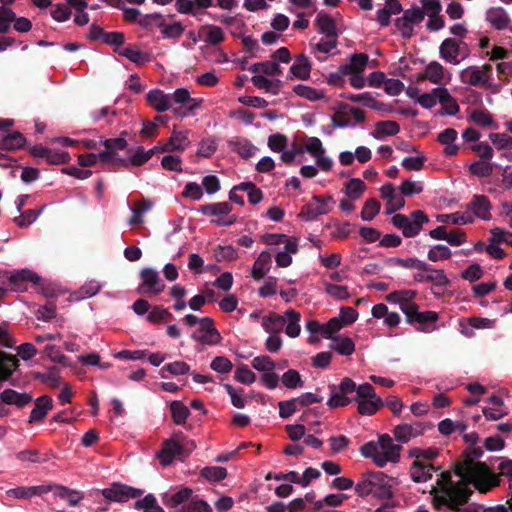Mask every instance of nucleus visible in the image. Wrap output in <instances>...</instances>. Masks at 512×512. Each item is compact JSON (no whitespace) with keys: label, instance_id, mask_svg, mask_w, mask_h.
<instances>
[{"label":"nucleus","instance_id":"nucleus-36","mask_svg":"<svg viewBox=\"0 0 512 512\" xmlns=\"http://www.w3.org/2000/svg\"><path fill=\"white\" fill-rule=\"evenodd\" d=\"M374 471H366L360 475V479L355 484V492L361 498H366L372 494Z\"/></svg>","mask_w":512,"mask_h":512},{"label":"nucleus","instance_id":"nucleus-39","mask_svg":"<svg viewBox=\"0 0 512 512\" xmlns=\"http://www.w3.org/2000/svg\"><path fill=\"white\" fill-rule=\"evenodd\" d=\"M26 143L24 135L18 131L8 133L0 141V148L8 151L22 148Z\"/></svg>","mask_w":512,"mask_h":512},{"label":"nucleus","instance_id":"nucleus-35","mask_svg":"<svg viewBox=\"0 0 512 512\" xmlns=\"http://www.w3.org/2000/svg\"><path fill=\"white\" fill-rule=\"evenodd\" d=\"M467 322L471 328H463L461 333L468 338L474 336L473 329H491L495 327L496 323V321L493 319L482 317H469Z\"/></svg>","mask_w":512,"mask_h":512},{"label":"nucleus","instance_id":"nucleus-50","mask_svg":"<svg viewBox=\"0 0 512 512\" xmlns=\"http://www.w3.org/2000/svg\"><path fill=\"white\" fill-rule=\"evenodd\" d=\"M376 129L373 134L375 138L381 135L394 136L400 131V126L395 121H380L375 125Z\"/></svg>","mask_w":512,"mask_h":512},{"label":"nucleus","instance_id":"nucleus-15","mask_svg":"<svg viewBox=\"0 0 512 512\" xmlns=\"http://www.w3.org/2000/svg\"><path fill=\"white\" fill-rule=\"evenodd\" d=\"M188 133V130H176L174 128L169 140L166 143H162V153L184 151L190 144Z\"/></svg>","mask_w":512,"mask_h":512},{"label":"nucleus","instance_id":"nucleus-27","mask_svg":"<svg viewBox=\"0 0 512 512\" xmlns=\"http://www.w3.org/2000/svg\"><path fill=\"white\" fill-rule=\"evenodd\" d=\"M435 467L432 464H421L413 461L410 466L411 479L416 483L427 482L432 478Z\"/></svg>","mask_w":512,"mask_h":512},{"label":"nucleus","instance_id":"nucleus-19","mask_svg":"<svg viewBox=\"0 0 512 512\" xmlns=\"http://www.w3.org/2000/svg\"><path fill=\"white\" fill-rule=\"evenodd\" d=\"M190 93L185 88H178L172 94L162 93V112L172 110L175 108L174 104L183 107L187 100H189Z\"/></svg>","mask_w":512,"mask_h":512},{"label":"nucleus","instance_id":"nucleus-23","mask_svg":"<svg viewBox=\"0 0 512 512\" xmlns=\"http://www.w3.org/2000/svg\"><path fill=\"white\" fill-rule=\"evenodd\" d=\"M286 323V317L276 312H269L268 315L262 317L261 326L269 334H280Z\"/></svg>","mask_w":512,"mask_h":512},{"label":"nucleus","instance_id":"nucleus-56","mask_svg":"<svg viewBox=\"0 0 512 512\" xmlns=\"http://www.w3.org/2000/svg\"><path fill=\"white\" fill-rule=\"evenodd\" d=\"M282 383L289 389H295L303 386L300 373L295 369L287 370L281 377Z\"/></svg>","mask_w":512,"mask_h":512},{"label":"nucleus","instance_id":"nucleus-4","mask_svg":"<svg viewBox=\"0 0 512 512\" xmlns=\"http://www.w3.org/2000/svg\"><path fill=\"white\" fill-rule=\"evenodd\" d=\"M187 444L182 433L162 441V467L169 466L175 460L184 461L192 451Z\"/></svg>","mask_w":512,"mask_h":512},{"label":"nucleus","instance_id":"nucleus-59","mask_svg":"<svg viewBox=\"0 0 512 512\" xmlns=\"http://www.w3.org/2000/svg\"><path fill=\"white\" fill-rule=\"evenodd\" d=\"M44 207H41L39 210H35V209H28L26 211H24L23 213H21L20 216L18 217H15L14 218V222L21 228L23 227H27L29 226L30 224H32L34 221H36V219L38 218V216L41 214V212L43 211Z\"/></svg>","mask_w":512,"mask_h":512},{"label":"nucleus","instance_id":"nucleus-37","mask_svg":"<svg viewBox=\"0 0 512 512\" xmlns=\"http://www.w3.org/2000/svg\"><path fill=\"white\" fill-rule=\"evenodd\" d=\"M198 211L209 216L228 215L232 211V205L229 202L205 204L199 206Z\"/></svg>","mask_w":512,"mask_h":512},{"label":"nucleus","instance_id":"nucleus-6","mask_svg":"<svg viewBox=\"0 0 512 512\" xmlns=\"http://www.w3.org/2000/svg\"><path fill=\"white\" fill-rule=\"evenodd\" d=\"M402 312L405 315V320L409 325H412L420 332H430L436 328L435 324L439 318L438 313L435 311H419V306H405L402 307Z\"/></svg>","mask_w":512,"mask_h":512},{"label":"nucleus","instance_id":"nucleus-38","mask_svg":"<svg viewBox=\"0 0 512 512\" xmlns=\"http://www.w3.org/2000/svg\"><path fill=\"white\" fill-rule=\"evenodd\" d=\"M160 149V142L155 145L153 148L149 150H144L142 146L137 147V149L131 154L130 159L128 161V166L131 164L133 166H141L146 163L153 155Z\"/></svg>","mask_w":512,"mask_h":512},{"label":"nucleus","instance_id":"nucleus-8","mask_svg":"<svg viewBox=\"0 0 512 512\" xmlns=\"http://www.w3.org/2000/svg\"><path fill=\"white\" fill-rule=\"evenodd\" d=\"M492 65L468 66L460 72V80L464 84L476 87H485L492 76Z\"/></svg>","mask_w":512,"mask_h":512},{"label":"nucleus","instance_id":"nucleus-54","mask_svg":"<svg viewBox=\"0 0 512 512\" xmlns=\"http://www.w3.org/2000/svg\"><path fill=\"white\" fill-rule=\"evenodd\" d=\"M134 508L136 510H143V512H160L157 499L153 494H148L143 499H138L134 504Z\"/></svg>","mask_w":512,"mask_h":512},{"label":"nucleus","instance_id":"nucleus-40","mask_svg":"<svg viewBox=\"0 0 512 512\" xmlns=\"http://www.w3.org/2000/svg\"><path fill=\"white\" fill-rule=\"evenodd\" d=\"M152 207V202L147 199H142L136 201L131 210H132V216L128 220L129 225H138L143 222V214L147 211H149Z\"/></svg>","mask_w":512,"mask_h":512},{"label":"nucleus","instance_id":"nucleus-29","mask_svg":"<svg viewBox=\"0 0 512 512\" xmlns=\"http://www.w3.org/2000/svg\"><path fill=\"white\" fill-rule=\"evenodd\" d=\"M18 367V359L14 355H7L0 351V384L10 378Z\"/></svg>","mask_w":512,"mask_h":512},{"label":"nucleus","instance_id":"nucleus-51","mask_svg":"<svg viewBox=\"0 0 512 512\" xmlns=\"http://www.w3.org/2000/svg\"><path fill=\"white\" fill-rule=\"evenodd\" d=\"M101 289V285L97 281H89L82 285L77 291L73 293L76 300L90 298L96 295Z\"/></svg>","mask_w":512,"mask_h":512},{"label":"nucleus","instance_id":"nucleus-11","mask_svg":"<svg viewBox=\"0 0 512 512\" xmlns=\"http://www.w3.org/2000/svg\"><path fill=\"white\" fill-rule=\"evenodd\" d=\"M328 203H334L332 196H313L312 199L301 208L299 216L306 221H312L318 216L327 214L330 211Z\"/></svg>","mask_w":512,"mask_h":512},{"label":"nucleus","instance_id":"nucleus-52","mask_svg":"<svg viewBox=\"0 0 512 512\" xmlns=\"http://www.w3.org/2000/svg\"><path fill=\"white\" fill-rule=\"evenodd\" d=\"M409 456L415 458L414 461H418L421 464H429L428 461L436 458L438 456V452L434 448H413L409 451Z\"/></svg>","mask_w":512,"mask_h":512},{"label":"nucleus","instance_id":"nucleus-31","mask_svg":"<svg viewBox=\"0 0 512 512\" xmlns=\"http://www.w3.org/2000/svg\"><path fill=\"white\" fill-rule=\"evenodd\" d=\"M272 263V256L269 252L263 251L255 261L252 268V277L255 280L262 279L269 270Z\"/></svg>","mask_w":512,"mask_h":512},{"label":"nucleus","instance_id":"nucleus-12","mask_svg":"<svg viewBox=\"0 0 512 512\" xmlns=\"http://www.w3.org/2000/svg\"><path fill=\"white\" fill-rule=\"evenodd\" d=\"M396 478L390 477L381 471H374L372 494L379 500H389L394 497L392 487L398 485Z\"/></svg>","mask_w":512,"mask_h":512},{"label":"nucleus","instance_id":"nucleus-20","mask_svg":"<svg viewBox=\"0 0 512 512\" xmlns=\"http://www.w3.org/2000/svg\"><path fill=\"white\" fill-rule=\"evenodd\" d=\"M53 407V400L48 395H42L35 400V406L32 409L29 417V422H40L42 421L49 410Z\"/></svg>","mask_w":512,"mask_h":512},{"label":"nucleus","instance_id":"nucleus-2","mask_svg":"<svg viewBox=\"0 0 512 512\" xmlns=\"http://www.w3.org/2000/svg\"><path fill=\"white\" fill-rule=\"evenodd\" d=\"M401 450L402 447L394 444L388 434H382L377 442L369 441L360 448L361 454L365 458H371L380 468L384 467L388 462H398Z\"/></svg>","mask_w":512,"mask_h":512},{"label":"nucleus","instance_id":"nucleus-10","mask_svg":"<svg viewBox=\"0 0 512 512\" xmlns=\"http://www.w3.org/2000/svg\"><path fill=\"white\" fill-rule=\"evenodd\" d=\"M144 491L122 483H113L110 487L102 490V495L109 501L124 503L130 499H137Z\"/></svg>","mask_w":512,"mask_h":512},{"label":"nucleus","instance_id":"nucleus-1","mask_svg":"<svg viewBox=\"0 0 512 512\" xmlns=\"http://www.w3.org/2000/svg\"><path fill=\"white\" fill-rule=\"evenodd\" d=\"M454 472L461 478L459 482H453L449 472H442L437 481L440 489V494L434 497L437 508L446 506L459 511V507L466 504L472 495L469 484H473L482 493L500 484L499 475L493 473L485 462H473L472 458L456 464Z\"/></svg>","mask_w":512,"mask_h":512},{"label":"nucleus","instance_id":"nucleus-57","mask_svg":"<svg viewBox=\"0 0 512 512\" xmlns=\"http://www.w3.org/2000/svg\"><path fill=\"white\" fill-rule=\"evenodd\" d=\"M381 205L375 198L368 199L361 211V218L364 221H371L380 211Z\"/></svg>","mask_w":512,"mask_h":512},{"label":"nucleus","instance_id":"nucleus-58","mask_svg":"<svg viewBox=\"0 0 512 512\" xmlns=\"http://www.w3.org/2000/svg\"><path fill=\"white\" fill-rule=\"evenodd\" d=\"M429 270H422L423 272H426L428 276L431 277V280L429 282L434 283L437 287H446L450 281L446 274L444 273V270L442 269H436L433 266L428 264Z\"/></svg>","mask_w":512,"mask_h":512},{"label":"nucleus","instance_id":"nucleus-28","mask_svg":"<svg viewBox=\"0 0 512 512\" xmlns=\"http://www.w3.org/2000/svg\"><path fill=\"white\" fill-rule=\"evenodd\" d=\"M290 72L298 79L307 80L310 77L311 63L307 56L300 54L290 67Z\"/></svg>","mask_w":512,"mask_h":512},{"label":"nucleus","instance_id":"nucleus-14","mask_svg":"<svg viewBox=\"0 0 512 512\" xmlns=\"http://www.w3.org/2000/svg\"><path fill=\"white\" fill-rule=\"evenodd\" d=\"M462 47L467 48V43L455 38H446L439 46V55L445 62L457 65L461 62Z\"/></svg>","mask_w":512,"mask_h":512},{"label":"nucleus","instance_id":"nucleus-44","mask_svg":"<svg viewBox=\"0 0 512 512\" xmlns=\"http://www.w3.org/2000/svg\"><path fill=\"white\" fill-rule=\"evenodd\" d=\"M334 342L329 345L332 350L341 355L349 356L355 351V344L349 337H335Z\"/></svg>","mask_w":512,"mask_h":512},{"label":"nucleus","instance_id":"nucleus-60","mask_svg":"<svg viewBox=\"0 0 512 512\" xmlns=\"http://www.w3.org/2000/svg\"><path fill=\"white\" fill-rule=\"evenodd\" d=\"M127 134V131H122L120 137L105 139L104 141H100V143H102L105 148L110 149L114 155H118L117 150H124L127 147V141L125 138Z\"/></svg>","mask_w":512,"mask_h":512},{"label":"nucleus","instance_id":"nucleus-3","mask_svg":"<svg viewBox=\"0 0 512 512\" xmlns=\"http://www.w3.org/2000/svg\"><path fill=\"white\" fill-rule=\"evenodd\" d=\"M353 400L358 403V413L361 415H374L384 406V401L377 396L374 387L369 383L358 386Z\"/></svg>","mask_w":512,"mask_h":512},{"label":"nucleus","instance_id":"nucleus-24","mask_svg":"<svg viewBox=\"0 0 512 512\" xmlns=\"http://www.w3.org/2000/svg\"><path fill=\"white\" fill-rule=\"evenodd\" d=\"M315 25L325 37L338 38L335 20L325 12H319L315 19Z\"/></svg>","mask_w":512,"mask_h":512},{"label":"nucleus","instance_id":"nucleus-42","mask_svg":"<svg viewBox=\"0 0 512 512\" xmlns=\"http://www.w3.org/2000/svg\"><path fill=\"white\" fill-rule=\"evenodd\" d=\"M191 337L195 341L207 345H216L219 344L222 340V337L217 329H212L210 331L195 330Z\"/></svg>","mask_w":512,"mask_h":512},{"label":"nucleus","instance_id":"nucleus-48","mask_svg":"<svg viewBox=\"0 0 512 512\" xmlns=\"http://www.w3.org/2000/svg\"><path fill=\"white\" fill-rule=\"evenodd\" d=\"M469 172L477 177H489L493 172V164L490 163V160H479L473 162L469 166Z\"/></svg>","mask_w":512,"mask_h":512},{"label":"nucleus","instance_id":"nucleus-13","mask_svg":"<svg viewBox=\"0 0 512 512\" xmlns=\"http://www.w3.org/2000/svg\"><path fill=\"white\" fill-rule=\"evenodd\" d=\"M353 117L357 123H363L366 120L365 112L356 107H349L348 104L342 103L333 114L331 121L335 128H344L350 126V117Z\"/></svg>","mask_w":512,"mask_h":512},{"label":"nucleus","instance_id":"nucleus-41","mask_svg":"<svg viewBox=\"0 0 512 512\" xmlns=\"http://www.w3.org/2000/svg\"><path fill=\"white\" fill-rule=\"evenodd\" d=\"M115 53L120 56H124L128 58L130 61L136 64L144 63L148 60V55L146 53L141 52L136 46L129 45L121 48H114Z\"/></svg>","mask_w":512,"mask_h":512},{"label":"nucleus","instance_id":"nucleus-43","mask_svg":"<svg viewBox=\"0 0 512 512\" xmlns=\"http://www.w3.org/2000/svg\"><path fill=\"white\" fill-rule=\"evenodd\" d=\"M436 91L441 93L440 104L442 105L445 113L448 115H455L459 112V105L456 100L450 95L448 90L444 87L436 88Z\"/></svg>","mask_w":512,"mask_h":512},{"label":"nucleus","instance_id":"nucleus-21","mask_svg":"<svg viewBox=\"0 0 512 512\" xmlns=\"http://www.w3.org/2000/svg\"><path fill=\"white\" fill-rule=\"evenodd\" d=\"M467 207L475 214V216L483 220L491 218V203L488 197L484 195H474Z\"/></svg>","mask_w":512,"mask_h":512},{"label":"nucleus","instance_id":"nucleus-33","mask_svg":"<svg viewBox=\"0 0 512 512\" xmlns=\"http://www.w3.org/2000/svg\"><path fill=\"white\" fill-rule=\"evenodd\" d=\"M387 264L390 266H398L405 269H416L418 271L429 270L428 264L418 258H399L392 257L387 260Z\"/></svg>","mask_w":512,"mask_h":512},{"label":"nucleus","instance_id":"nucleus-47","mask_svg":"<svg viewBox=\"0 0 512 512\" xmlns=\"http://www.w3.org/2000/svg\"><path fill=\"white\" fill-rule=\"evenodd\" d=\"M293 91L296 95L310 101H317L324 98L325 96L322 91H319L313 87L306 86L303 84H298L294 86Z\"/></svg>","mask_w":512,"mask_h":512},{"label":"nucleus","instance_id":"nucleus-18","mask_svg":"<svg viewBox=\"0 0 512 512\" xmlns=\"http://www.w3.org/2000/svg\"><path fill=\"white\" fill-rule=\"evenodd\" d=\"M486 20L496 30H505L511 24V19L502 7H491L486 11Z\"/></svg>","mask_w":512,"mask_h":512},{"label":"nucleus","instance_id":"nucleus-61","mask_svg":"<svg viewBox=\"0 0 512 512\" xmlns=\"http://www.w3.org/2000/svg\"><path fill=\"white\" fill-rule=\"evenodd\" d=\"M366 188L365 183L359 178H353L346 184V194L353 200L361 197Z\"/></svg>","mask_w":512,"mask_h":512},{"label":"nucleus","instance_id":"nucleus-34","mask_svg":"<svg viewBox=\"0 0 512 512\" xmlns=\"http://www.w3.org/2000/svg\"><path fill=\"white\" fill-rule=\"evenodd\" d=\"M285 317H286V322H287V325L285 328L286 335L291 338L298 337L301 332V327L299 324L300 319H301V314L294 309H288L287 311H285Z\"/></svg>","mask_w":512,"mask_h":512},{"label":"nucleus","instance_id":"nucleus-26","mask_svg":"<svg viewBox=\"0 0 512 512\" xmlns=\"http://www.w3.org/2000/svg\"><path fill=\"white\" fill-rule=\"evenodd\" d=\"M228 145L233 152H236L243 159L251 158L257 151V147L246 138H235L228 141Z\"/></svg>","mask_w":512,"mask_h":512},{"label":"nucleus","instance_id":"nucleus-9","mask_svg":"<svg viewBox=\"0 0 512 512\" xmlns=\"http://www.w3.org/2000/svg\"><path fill=\"white\" fill-rule=\"evenodd\" d=\"M13 28L20 33L29 32L32 29V22L26 17H17L15 12L9 8L0 6V34H6Z\"/></svg>","mask_w":512,"mask_h":512},{"label":"nucleus","instance_id":"nucleus-53","mask_svg":"<svg viewBox=\"0 0 512 512\" xmlns=\"http://www.w3.org/2000/svg\"><path fill=\"white\" fill-rule=\"evenodd\" d=\"M191 494L192 490L190 488H183L172 495L162 494V502L166 505L176 506L187 500Z\"/></svg>","mask_w":512,"mask_h":512},{"label":"nucleus","instance_id":"nucleus-5","mask_svg":"<svg viewBox=\"0 0 512 512\" xmlns=\"http://www.w3.org/2000/svg\"><path fill=\"white\" fill-rule=\"evenodd\" d=\"M41 278L29 269L6 271L0 274V284L7 286L9 291L24 292L30 283L39 284Z\"/></svg>","mask_w":512,"mask_h":512},{"label":"nucleus","instance_id":"nucleus-16","mask_svg":"<svg viewBox=\"0 0 512 512\" xmlns=\"http://www.w3.org/2000/svg\"><path fill=\"white\" fill-rule=\"evenodd\" d=\"M429 222L428 216L421 210H415L410 214V218L402 229V234L406 238L417 236L424 223Z\"/></svg>","mask_w":512,"mask_h":512},{"label":"nucleus","instance_id":"nucleus-62","mask_svg":"<svg viewBox=\"0 0 512 512\" xmlns=\"http://www.w3.org/2000/svg\"><path fill=\"white\" fill-rule=\"evenodd\" d=\"M278 407L279 415L281 418L284 419L291 417L296 411H298L301 408L296 398L280 401L278 403Z\"/></svg>","mask_w":512,"mask_h":512},{"label":"nucleus","instance_id":"nucleus-49","mask_svg":"<svg viewBox=\"0 0 512 512\" xmlns=\"http://www.w3.org/2000/svg\"><path fill=\"white\" fill-rule=\"evenodd\" d=\"M200 475L210 482H219L227 477V470L220 466L204 467Z\"/></svg>","mask_w":512,"mask_h":512},{"label":"nucleus","instance_id":"nucleus-30","mask_svg":"<svg viewBox=\"0 0 512 512\" xmlns=\"http://www.w3.org/2000/svg\"><path fill=\"white\" fill-rule=\"evenodd\" d=\"M444 66L438 61H431L424 70V75L421 79H428L433 84H442L445 75Z\"/></svg>","mask_w":512,"mask_h":512},{"label":"nucleus","instance_id":"nucleus-22","mask_svg":"<svg viewBox=\"0 0 512 512\" xmlns=\"http://www.w3.org/2000/svg\"><path fill=\"white\" fill-rule=\"evenodd\" d=\"M0 399L7 405H16L18 408H22L30 404L33 397L29 393H19L13 389H5L1 392Z\"/></svg>","mask_w":512,"mask_h":512},{"label":"nucleus","instance_id":"nucleus-17","mask_svg":"<svg viewBox=\"0 0 512 512\" xmlns=\"http://www.w3.org/2000/svg\"><path fill=\"white\" fill-rule=\"evenodd\" d=\"M142 283L138 291L140 294H157L160 292L158 273L151 268H144L141 271Z\"/></svg>","mask_w":512,"mask_h":512},{"label":"nucleus","instance_id":"nucleus-45","mask_svg":"<svg viewBox=\"0 0 512 512\" xmlns=\"http://www.w3.org/2000/svg\"><path fill=\"white\" fill-rule=\"evenodd\" d=\"M170 412L173 421L177 425H182L186 422V419L190 415V411L187 406L183 404L181 401H172L170 402Z\"/></svg>","mask_w":512,"mask_h":512},{"label":"nucleus","instance_id":"nucleus-63","mask_svg":"<svg viewBox=\"0 0 512 512\" xmlns=\"http://www.w3.org/2000/svg\"><path fill=\"white\" fill-rule=\"evenodd\" d=\"M489 139L497 150H504L512 147V137L506 133H490Z\"/></svg>","mask_w":512,"mask_h":512},{"label":"nucleus","instance_id":"nucleus-7","mask_svg":"<svg viewBox=\"0 0 512 512\" xmlns=\"http://www.w3.org/2000/svg\"><path fill=\"white\" fill-rule=\"evenodd\" d=\"M331 396L327 402V405L331 408H337V407H345L349 405L353 400V398H350L348 395L357 393L358 386L356 383L349 377H344L340 385L337 387L332 384L329 386Z\"/></svg>","mask_w":512,"mask_h":512},{"label":"nucleus","instance_id":"nucleus-25","mask_svg":"<svg viewBox=\"0 0 512 512\" xmlns=\"http://www.w3.org/2000/svg\"><path fill=\"white\" fill-rule=\"evenodd\" d=\"M369 61L365 53H355L350 56V62L341 65V72L349 74H361Z\"/></svg>","mask_w":512,"mask_h":512},{"label":"nucleus","instance_id":"nucleus-64","mask_svg":"<svg viewBox=\"0 0 512 512\" xmlns=\"http://www.w3.org/2000/svg\"><path fill=\"white\" fill-rule=\"evenodd\" d=\"M181 512H212L210 505L201 499H192Z\"/></svg>","mask_w":512,"mask_h":512},{"label":"nucleus","instance_id":"nucleus-32","mask_svg":"<svg viewBox=\"0 0 512 512\" xmlns=\"http://www.w3.org/2000/svg\"><path fill=\"white\" fill-rule=\"evenodd\" d=\"M50 489V487H46L44 485L32 487H17L8 490L7 494L18 499H28L35 495L47 493L49 492Z\"/></svg>","mask_w":512,"mask_h":512},{"label":"nucleus","instance_id":"nucleus-55","mask_svg":"<svg viewBox=\"0 0 512 512\" xmlns=\"http://www.w3.org/2000/svg\"><path fill=\"white\" fill-rule=\"evenodd\" d=\"M452 252L446 245L438 244L429 249L427 258L432 262L447 260L451 257Z\"/></svg>","mask_w":512,"mask_h":512},{"label":"nucleus","instance_id":"nucleus-46","mask_svg":"<svg viewBox=\"0 0 512 512\" xmlns=\"http://www.w3.org/2000/svg\"><path fill=\"white\" fill-rule=\"evenodd\" d=\"M470 119L479 126L497 128V124L494 122L491 113L486 109L474 110L470 115Z\"/></svg>","mask_w":512,"mask_h":512}]
</instances>
